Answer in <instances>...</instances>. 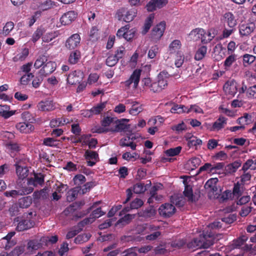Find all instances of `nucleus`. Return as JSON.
<instances>
[{"label":"nucleus","mask_w":256,"mask_h":256,"mask_svg":"<svg viewBox=\"0 0 256 256\" xmlns=\"http://www.w3.org/2000/svg\"><path fill=\"white\" fill-rule=\"evenodd\" d=\"M142 70H135L129 78L126 80L121 82L124 90L130 95H134L138 88L140 80Z\"/></svg>","instance_id":"nucleus-1"},{"label":"nucleus","mask_w":256,"mask_h":256,"mask_svg":"<svg viewBox=\"0 0 256 256\" xmlns=\"http://www.w3.org/2000/svg\"><path fill=\"white\" fill-rule=\"evenodd\" d=\"M214 234L212 232H206L203 234L202 236H200L199 238H194L192 242L188 244V247L189 248L194 249L200 248H208L212 244L211 240H207V238H212Z\"/></svg>","instance_id":"nucleus-2"},{"label":"nucleus","mask_w":256,"mask_h":256,"mask_svg":"<svg viewBox=\"0 0 256 256\" xmlns=\"http://www.w3.org/2000/svg\"><path fill=\"white\" fill-rule=\"evenodd\" d=\"M169 74L166 72L162 71L158 76L157 82H152L151 90L154 92H160L168 86Z\"/></svg>","instance_id":"nucleus-3"},{"label":"nucleus","mask_w":256,"mask_h":256,"mask_svg":"<svg viewBox=\"0 0 256 256\" xmlns=\"http://www.w3.org/2000/svg\"><path fill=\"white\" fill-rule=\"evenodd\" d=\"M27 160L22 156L16 158V173L20 179L23 180L28 176V170L26 166Z\"/></svg>","instance_id":"nucleus-4"},{"label":"nucleus","mask_w":256,"mask_h":256,"mask_svg":"<svg viewBox=\"0 0 256 256\" xmlns=\"http://www.w3.org/2000/svg\"><path fill=\"white\" fill-rule=\"evenodd\" d=\"M142 228L146 230L147 234H148L146 236V240L148 241L156 240L161 235V232L159 231L160 228L159 226L146 224Z\"/></svg>","instance_id":"nucleus-5"},{"label":"nucleus","mask_w":256,"mask_h":256,"mask_svg":"<svg viewBox=\"0 0 256 256\" xmlns=\"http://www.w3.org/2000/svg\"><path fill=\"white\" fill-rule=\"evenodd\" d=\"M130 28V25L122 27L118 30L116 36L120 38H123L127 41L132 40L134 37L136 30L135 28Z\"/></svg>","instance_id":"nucleus-6"},{"label":"nucleus","mask_w":256,"mask_h":256,"mask_svg":"<svg viewBox=\"0 0 256 256\" xmlns=\"http://www.w3.org/2000/svg\"><path fill=\"white\" fill-rule=\"evenodd\" d=\"M136 11L134 8L127 10L125 8L120 9L117 12V15L119 20L129 22L133 20L136 16Z\"/></svg>","instance_id":"nucleus-7"},{"label":"nucleus","mask_w":256,"mask_h":256,"mask_svg":"<svg viewBox=\"0 0 256 256\" xmlns=\"http://www.w3.org/2000/svg\"><path fill=\"white\" fill-rule=\"evenodd\" d=\"M114 124L113 118L106 116L102 120V126H96L94 130V132L102 133L112 132Z\"/></svg>","instance_id":"nucleus-8"},{"label":"nucleus","mask_w":256,"mask_h":256,"mask_svg":"<svg viewBox=\"0 0 256 256\" xmlns=\"http://www.w3.org/2000/svg\"><path fill=\"white\" fill-rule=\"evenodd\" d=\"M176 211L175 206L170 203H165L160 206L158 208L160 214L164 218L172 216Z\"/></svg>","instance_id":"nucleus-9"},{"label":"nucleus","mask_w":256,"mask_h":256,"mask_svg":"<svg viewBox=\"0 0 256 256\" xmlns=\"http://www.w3.org/2000/svg\"><path fill=\"white\" fill-rule=\"evenodd\" d=\"M33 191V188L31 186H23L19 190H12L6 191L4 192V194L6 197L16 198L19 196L28 194L31 193Z\"/></svg>","instance_id":"nucleus-10"},{"label":"nucleus","mask_w":256,"mask_h":256,"mask_svg":"<svg viewBox=\"0 0 256 256\" xmlns=\"http://www.w3.org/2000/svg\"><path fill=\"white\" fill-rule=\"evenodd\" d=\"M126 104H130V108L128 110V112L132 116H136L143 110V105L140 102L134 101L132 100H127L126 101Z\"/></svg>","instance_id":"nucleus-11"},{"label":"nucleus","mask_w":256,"mask_h":256,"mask_svg":"<svg viewBox=\"0 0 256 256\" xmlns=\"http://www.w3.org/2000/svg\"><path fill=\"white\" fill-rule=\"evenodd\" d=\"M80 37L78 34L70 36L66 42V46L69 50H73L77 48L80 44Z\"/></svg>","instance_id":"nucleus-12"},{"label":"nucleus","mask_w":256,"mask_h":256,"mask_svg":"<svg viewBox=\"0 0 256 256\" xmlns=\"http://www.w3.org/2000/svg\"><path fill=\"white\" fill-rule=\"evenodd\" d=\"M224 90L230 97L234 96L237 92V84L235 81L227 82L224 86Z\"/></svg>","instance_id":"nucleus-13"},{"label":"nucleus","mask_w":256,"mask_h":256,"mask_svg":"<svg viewBox=\"0 0 256 256\" xmlns=\"http://www.w3.org/2000/svg\"><path fill=\"white\" fill-rule=\"evenodd\" d=\"M255 28V24L253 22L243 24L239 26V32L242 36H247L253 32Z\"/></svg>","instance_id":"nucleus-14"},{"label":"nucleus","mask_w":256,"mask_h":256,"mask_svg":"<svg viewBox=\"0 0 256 256\" xmlns=\"http://www.w3.org/2000/svg\"><path fill=\"white\" fill-rule=\"evenodd\" d=\"M77 14L74 11H69L62 15L60 22L62 25L70 24L76 18Z\"/></svg>","instance_id":"nucleus-15"},{"label":"nucleus","mask_w":256,"mask_h":256,"mask_svg":"<svg viewBox=\"0 0 256 256\" xmlns=\"http://www.w3.org/2000/svg\"><path fill=\"white\" fill-rule=\"evenodd\" d=\"M56 64L54 62L47 61L42 68L40 69V73L43 76H46L54 72L56 68Z\"/></svg>","instance_id":"nucleus-16"},{"label":"nucleus","mask_w":256,"mask_h":256,"mask_svg":"<svg viewBox=\"0 0 256 256\" xmlns=\"http://www.w3.org/2000/svg\"><path fill=\"white\" fill-rule=\"evenodd\" d=\"M18 130L21 133L28 134L34 130V126L28 122H20L16 125Z\"/></svg>","instance_id":"nucleus-17"},{"label":"nucleus","mask_w":256,"mask_h":256,"mask_svg":"<svg viewBox=\"0 0 256 256\" xmlns=\"http://www.w3.org/2000/svg\"><path fill=\"white\" fill-rule=\"evenodd\" d=\"M165 28V22H160L153 28L152 33V37L156 40H159L163 35Z\"/></svg>","instance_id":"nucleus-18"},{"label":"nucleus","mask_w":256,"mask_h":256,"mask_svg":"<svg viewBox=\"0 0 256 256\" xmlns=\"http://www.w3.org/2000/svg\"><path fill=\"white\" fill-rule=\"evenodd\" d=\"M10 106L0 104V116L5 119H8L16 113V110H10Z\"/></svg>","instance_id":"nucleus-19"},{"label":"nucleus","mask_w":256,"mask_h":256,"mask_svg":"<svg viewBox=\"0 0 256 256\" xmlns=\"http://www.w3.org/2000/svg\"><path fill=\"white\" fill-rule=\"evenodd\" d=\"M144 204L143 201L140 198H136L132 202L130 206L125 207L122 211L120 213V216H121L125 213L129 212L130 210L138 209L141 207Z\"/></svg>","instance_id":"nucleus-20"},{"label":"nucleus","mask_w":256,"mask_h":256,"mask_svg":"<svg viewBox=\"0 0 256 256\" xmlns=\"http://www.w3.org/2000/svg\"><path fill=\"white\" fill-rule=\"evenodd\" d=\"M44 182V178L41 174H34L33 178L28 179V186H31L34 188V186H36L38 184L41 185Z\"/></svg>","instance_id":"nucleus-21"},{"label":"nucleus","mask_w":256,"mask_h":256,"mask_svg":"<svg viewBox=\"0 0 256 256\" xmlns=\"http://www.w3.org/2000/svg\"><path fill=\"white\" fill-rule=\"evenodd\" d=\"M218 182L217 178H212L206 182L204 188L209 192H212L213 194L215 192L216 194L218 191L216 184Z\"/></svg>","instance_id":"nucleus-22"},{"label":"nucleus","mask_w":256,"mask_h":256,"mask_svg":"<svg viewBox=\"0 0 256 256\" xmlns=\"http://www.w3.org/2000/svg\"><path fill=\"white\" fill-rule=\"evenodd\" d=\"M224 22L230 28H234L236 25V20L234 14L230 12H226L224 14Z\"/></svg>","instance_id":"nucleus-23"},{"label":"nucleus","mask_w":256,"mask_h":256,"mask_svg":"<svg viewBox=\"0 0 256 256\" xmlns=\"http://www.w3.org/2000/svg\"><path fill=\"white\" fill-rule=\"evenodd\" d=\"M204 34H206V32L202 28H196L189 34L188 38L193 41H198L200 40Z\"/></svg>","instance_id":"nucleus-24"},{"label":"nucleus","mask_w":256,"mask_h":256,"mask_svg":"<svg viewBox=\"0 0 256 256\" xmlns=\"http://www.w3.org/2000/svg\"><path fill=\"white\" fill-rule=\"evenodd\" d=\"M38 109L42 111H50L55 108L54 104L52 100L42 101L38 105Z\"/></svg>","instance_id":"nucleus-25"},{"label":"nucleus","mask_w":256,"mask_h":256,"mask_svg":"<svg viewBox=\"0 0 256 256\" xmlns=\"http://www.w3.org/2000/svg\"><path fill=\"white\" fill-rule=\"evenodd\" d=\"M129 128V124L124 123L123 120L119 121L116 124L114 123L112 132H126Z\"/></svg>","instance_id":"nucleus-26"},{"label":"nucleus","mask_w":256,"mask_h":256,"mask_svg":"<svg viewBox=\"0 0 256 256\" xmlns=\"http://www.w3.org/2000/svg\"><path fill=\"white\" fill-rule=\"evenodd\" d=\"M186 138L188 140V145L190 148L202 144V141L196 137L191 136L190 134H187Z\"/></svg>","instance_id":"nucleus-27"},{"label":"nucleus","mask_w":256,"mask_h":256,"mask_svg":"<svg viewBox=\"0 0 256 256\" xmlns=\"http://www.w3.org/2000/svg\"><path fill=\"white\" fill-rule=\"evenodd\" d=\"M200 159L198 158H192L188 160L186 166L188 170H193L197 168L200 164Z\"/></svg>","instance_id":"nucleus-28"},{"label":"nucleus","mask_w":256,"mask_h":256,"mask_svg":"<svg viewBox=\"0 0 256 256\" xmlns=\"http://www.w3.org/2000/svg\"><path fill=\"white\" fill-rule=\"evenodd\" d=\"M34 226V222L29 220H22L20 222L17 226L16 229L18 231H22L31 228Z\"/></svg>","instance_id":"nucleus-29"},{"label":"nucleus","mask_w":256,"mask_h":256,"mask_svg":"<svg viewBox=\"0 0 256 256\" xmlns=\"http://www.w3.org/2000/svg\"><path fill=\"white\" fill-rule=\"evenodd\" d=\"M156 214V212L154 208L152 207H150L140 212L138 214L140 216L144 218H152L155 216Z\"/></svg>","instance_id":"nucleus-30"},{"label":"nucleus","mask_w":256,"mask_h":256,"mask_svg":"<svg viewBox=\"0 0 256 256\" xmlns=\"http://www.w3.org/2000/svg\"><path fill=\"white\" fill-rule=\"evenodd\" d=\"M42 244L38 240H32L28 243L27 250L28 252L32 254L34 250L40 248Z\"/></svg>","instance_id":"nucleus-31"},{"label":"nucleus","mask_w":256,"mask_h":256,"mask_svg":"<svg viewBox=\"0 0 256 256\" xmlns=\"http://www.w3.org/2000/svg\"><path fill=\"white\" fill-rule=\"evenodd\" d=\"M248 237L246 236H242L236 240H234L231 244L232 249L240 248L248 240Z\"/></svg>","instance_id":"nucleus-32"},{"label":"nucleus","mask_w":256,"mask_h":256,"mask_svg":"<svg viewBox=\"0 0 256 256\" xmlns=\"http://www.w3.org/2000/svg\"><path fill=\"white\" fill-rule=\"evenodd\" d=\"M32 200L31 196H28L19 199L18 204L21 208H28L32 204Z\"/></svg>","instance_id":"nucleus-33"},{"label":"nucleus","mask_w":256,"mask_h":256,"mask_svg":"<svg viewBox=\"0 0 256 256\" xmlns=\"http://www.w3.org/2000/svg\"><path fill=\"white\" fill-rule=\"evenodd\" d=\"M226 118L224 117H220L213 124L212 130H218L223 128L226 124Z\"/></svg>","instance_id":"nucleus-34"},{"label":"nucleus","mask_w":256,"mask_h":256,"mask_svg":"<svg viewBox=\"0 0 256 256\" xmlns=\"http://www.w3.org/2000/svg\"><path fill=\"white\" fill-rule=\"evenodd\" d=\"M184 183L185 186L184 190V196L186 197L189 200L193 201L194 195L192 187L187 184L186 180H184Z\"/></svg>","instance_id":"nucleus-35"},{"label":"nucleus","mask_w":256,"mask_h":256,"mask_svg":"<svg viewBox=\"0 0 256 256\" xmlns=\"http://www.w3.org/2000/svg\"><path fill=\"white\" fill-rule=\"evenodd\" d=\"M161 187L162 185L160 184H159L152 188L150 192V197L148 199V202L149 204L152 202L154 199L158 201L160 200L161 198H158V196H156V192L158 190V188H160Z\"/></svg>","instance_id":"nucleus-36"},{"label":"nucleus","mask_w":256,"mask_h":256,"mask_svg":"<svg viewBox=\"0 0 256 256\" xmlns=\"http://www.w3.org/2000/svg\"><path fill=\"white\" fill-rule=\"evenodd\" d=\"M154 19V14H150L146 20L143 30H142V34H145L150 30V28L152 26V24L153 22V20Z\"/></svg>","instance_id":"nucleus-37"},{"label":"nucleus","mask_w":256,"mask_h":256,"mask_svg":"<svg viewBox=\"0 0 256 256\" xmlns=\"http://www.w3.org/2000/svg\"><path fill=\"white\" fill-rule=\"evenodd\" d=\"M207 52V48L206 46L200 47L196 50L194 58L196 60H202L206 56Z\"/></svg>","instance_id":"nucleus-38"},{"label":"nucleus","mask_w":256,"mask_h":256,"mask_svg":"<svg viewBox=\"0 0 256 256\" xmlns=\"http://www.w3.org/2000/svg\"><path fill=\"white\" fill-rule=\"evenodd\" d=\"M135 216L134 214H127L124 217L120 219L116 223V226L122 225L124 226L126 224H128L130 220L133 219Z\"/></svg>","instance_id":"nucleus-39"},{"label":"nucleus","mask_w":256,"mask_h":256,"mask_svg":"<svg viewBox=\"0 0 256 256\" xmlns=\"http://www.w3.org/2000/svg\"><path fill=\"white\" fill-rule=\"evenodd\" d=\"M80 58V52L78 50H75L72 52L70 55L68 62L71 64H76Z\"/></svg>","instance_id":"nucleus-40"},{"label":"nucleus","mask_w":256,"mask_h":256,"mask_svg":"<svg viewBox=\"0 0 256 256\" xmlns=\"http://www.w3.org/2000/svg\"><path fill=\"white\" fill-rule=\"evenodd\" d=\"M256 170V158L254 160H248L243 165L242 170L245 172L248 169Z\"/></svg>","instance_id":"nucleus-41"},{"label":"nucleus","mask_w":256,"mask_h":256,"mask_svg":"<svg viewBox=\"0 0 256 256\" xmlns=\"http://www.w3.org/2000/svg\"><path fill=\"white\" fill-rule=\"evenodd\" d=\"M106 102H103L96 104L91 108L93 115H97L104 110L106 106Z\"/></svg>","instance_id":"nucleus-42"},{"label":"nucleus","mask_w":256,"mask_h":256,"mask_svg":"<svg viewBox=\"0 0 256 256\" xmlns=\"http://www.w3.org/2000/svg\"><path fill=\"white\" fill-rule=\"evenodd\" d=\"M78 72L74 71L69 74L67 77V82L70 84H75L80 82V78L77 76Z\"/></svg>","instance_id":"nucleus-43"},{"label":"nucleus","mask_w":256,"mask_h":256,"mask_svg":"<svg viewBox=\"0 0 256 256\" xmlns=\"http://www.w3.org/2000/svg\"><path fill=\"white\" fill-rule=\"evenodd\" d=\"M236 60V56L235 54H230L224 62V69L228 70Z\"/></svg>","instance_id":"nucleus-44"},{"label":"nucleus","mask_w":256,"mask_h":256,"mask_svg":"<svg viewBox=\"0 0 256 256\" xmlns=\"http://www.w3.org/2000/svg\"><path fill=\"white\" fill-rule=\"evenodd\" d=\"M48 61L47 56L44 55H42L39 56L34 64V67L36 68H39L46 63Z\"/></svg>","instance_id":"nucleus-45"},{"label":"nucleus","mask_w":256,"mask_h":256,"mask_svg":"<svg viewBox=\"0 0 256 256\" xmlns=\"http://www.w3.org/2000/svg\"><path fill=\"white\" fill-rule=\"evenodd\" d=\"M91 235L89 233L84 234L78 236L74 239V242L76 244H81L87 242L90 238Z\"/></svg>","instance_id":"nucleus-46"},{"label":"nucleus","mask_w":256,"mask_h":256,"mask_svg":"<svg viewBox=\"0 0 256 256\" xmlns=\"http://www.w3.org/2000/svg\"><path fill=\"white\" fill-rule=\"evenodd\" d=\"M182 46V44L180 40H173L169 46V50L170 52H178Z\"/></svg>","instance_id":"nucleus-47"},{"label":"nucleus","mask_w":256,"mask_h":256,"mask_svg":"<svg viewBox=\"0 0 256 256\" xmlns=\"http://www.w3.org/2000/svg\"><path fill=\"white\" fill-rule=\"evenodd\" d=\"M14 24L12 22H8L4 26L2 34L4 36H8L10 33L12 32V30L14 29Z\"/></svg>","instance_id":"nucleus-48"},{"label":"nucleus","mask_w":256,"mask_h":256,"mask_svg":"<svg viewBox=\"0 0 256 256\" xmlns=\"http://www.w3.org/2000/svg\"><path fill=\"white\" fill-rule=\"evenodd\" d=\"M14 138L13 133L8 131H2L0 132V138L4 142H8Z\"/></svg>","instance_id":"nucleus-49"},{"label":"nucleus","mask_w":256,"mask_h":256,"mask_svg":"<svg viewBox=\"0 0 256 256\" xmlns=\"http://www.w3.org/2000/svg\"><path fill=\"white\" fill-rule=\"evenodd\" d=\"M240 166L241 162L240 161H236L228 164L226 167V170L228 173L234 172Z\"/></svg>","instance_id":"nucleus-50"},{"label":"nucleus","mask_w":256,"mask_h":256,"mask_svg":"<svg viewBox=\"0 0 256 256\" xmlns=\"http://www.w3.org/2000/svg\"><path fill=\"white\" fill-rule=\"evenodd\" d=\"M246 97L250 99H256V84L248 88Z\"/></svg>","instance_id":"nucleus-51"},{"label":"nucleus","mask_w":256,"mask_h":256,"mask_svg":"<svg viewBox=\"0 0 256 256\" xmlns=\"http://www.w3.org/2000/svg\"><path fill=\"white\" fill-rule=\"evenodd\" d=\"M78 190L77 188H74L70 190L67 192L66 200L70 202L73 201L76 198Z\"/></svg>","instance_id":"nucleus-52"},{"label":"nucleus","mask_w":256,"mask_h":256,"mask_svg":"<svg viewBox=\"0 0 256 256\" xmlns=\"http://www.w3.org/2000/svg\"><path fill=\"white\" fill-rule=\"evenodd\" d=\"M43 144L48 146L56 147L58 145V141L52 138H46L44 139Z\"/></svg>","instance_id":"nucleus-53"},{"label":"nucleus","mask_w":256,"mask_h":256,"mask_svg":"<svg viewBox=\"0 0 256 256\" xmlns=\"http://www.w3.org/2000/svg\"><path fill=\"white\" fill-rule=\"evenodd\" d=\"M184 55L181 51L177 52L175 60V65L177 68H180L184 62Z\"/></svg>","instance_id":"nucleus-54"},{"label":"nucleus","mask_w":256,"mask_h":256,"mask_svg":"<svg viewBox=\"0 0 256 256\" xmlns=\"http://www.w3.org/2000/svg\"><path fill=\"white\" fill-rule=\"evenodd\" d=\"M122 158L125 160L130 161L134 159V160H136V159L139 158L140 156L139 154L134 152L131 154L130 152H126L122 156Z\"/></svg>","instance_id":"nucleus-55"},{"label":"nucleus","mask_w":256,"mask_h":256,"mask_svg":"<svg viewBox=\"0 0 256 256\" xmlns=\"http://www.w3.org/2000/svg\"><path fill=\"white\" fill-rule=\"evenodd\" d=\"M146 186H144V184L139 182L137 183L134 186L133 190L136 194H141L146 191Z\"/></svg>","instance_id":"nucleus-56"},{"label":"nucleus","mask_w":256,"mask_h":256,"mask_svg":"<svg viewBox=\"0 0 256 256\" xmlns=\"http://www.w3.org/2000/svg\"><path fill=\"white\" fill-rule=\"evenodd\" d=\"M188 108L183 105H175L170 110L172 113L180 114L182 112H186Z\"/></svg>","instance_id":"nucleus-57"},{"label":"nucleus","mask_w":256,"mask_h":256,"mask_svg":"<svg viewBox=\"0 0 256 256\" xmlns=\"http://www.w3.org/2000/svg\"><path fill=\"white\" fill-rule=\"evenodd\" d=\"M84 156L86 160H98V154L96 152L87 150L85 152Z\"/></svg>","instance_id":"nucleus-58"},{"label":"nucleus","mask_w":256,"mask_h":256,"mask_svg":"<svg viewBox=\"0 0 256 256\" xmlns=\"http://www.w3.org/2000/svg\"><path fill=\"white\" fill-rule=\"evenodd\" d=\"M58 36L56 32L46 33L42 37V41L44 42H49Z\"/></svg>","instance_id":"nucleus-59"},{"label":"nucleus","mask_w":256,"mask_h":256,"mask_svg":"<svg viewBox=\"0 0 256 256\" xmlns=\"http://www.w3.org/2000/svg\"><path fill=\"white\" fill-rule=\"evenodd\" d=\"M44 32V29L43 28L40 27L38 28L34 32L32 36V41L34 42H36L41 37V36L42 35V34Z\"/></svg>","instance_id":"nucleus-60"},{"label":"nucleus","mask_w":256,"mask_h":256,"mask_svg":"<svg viewBox=\"0 0 256 256\" xmlns=\"http://www.w3.org/2000/svg\"><path fill=\"white\" fill-rule=\"evenodd\" d=\"M182 150L181 146H177L174 148H171L165 152L166 156H174L178 155Z\"/></svg>","instance_id":"nucleus-61"},{"label":"nucleus","mask_w":256,"mask_h":256,"mask_svg":"<svg viewBox=\"0 0 256 256\" xmlns=\"http://www.w3.org/2000/svg\"><path fill=\"white\" fill-rule=\"evenodd\" d=\"M33 197L34 200L44 199L47 198V192L46 190H42L40 191L35 192L33 194Z\"/></svg>","instance_id":"nucleus-62"},{"label":"nucleus","mask_w":256,"mask_h":256,"mask_svg":"<svg viewBox=\"0 0 256 256\" xmlns=\"http://www.w3.org/2000/svg\"><path fill=\"white\" fill-rule=\"evenodd\" d=\"M73 180L74 184L80 186L86 181V178L84 175L79 174L74 176Z\"/></svg>","instance_id":"nucleus-63"},{"label":"nucleus","mask_w":256,"mask_h":256,"mask_svg":"<svg viewBox=\"0 0 256 256\" xmlns=\"http://www.w3.org/2000/svg\"><path fill=\"white\" fill-rule=\"evenodd\" d=\"M243 190V185L238 182L234 184L233 190V194L236 196H239Z\"/></svg>","instance_id":"nucleus-64"}]
</instances>
